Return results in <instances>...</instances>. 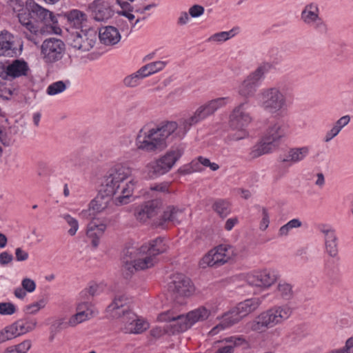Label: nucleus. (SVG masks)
Instances as JSON below:
<instances>
[{
  "label": "nucleus",
  "mask_w": 353,
  "mask_h": 353,
  "mask_svg": "<svg viewBox=\"0 0 353 353\" xmlns=\"http://www.w3.org/2000/svg\"><path fill=\"white\" fill-rule=\"evenodd\" d=\"M67 19L71 25L78 28L86 21V14L79 10H72L67 13Z\"/></svg>",
  "instance_id": "obj_38"
},
{
  "label": "nucleus",
  "mask_w": 353,
  "mask_h": 353,
  "mask_svg": "<svg viewBox=\"0 0 353 353\" xmlns=\"http://www.w3.org/2000/svg\"><path fill=\"white\" fill-rule=\"evenodd\" d=\"M16 312L14 305L10 302L0 303V314L11 315Z\"/></svg>",
  "instance_id": "obj_51"
},
{
  "label": "nucleus",
  "mask_w": 353,
  "mask_h": 353,
  "mask_svg": "<svg viewBox=\"0 0 353 353\" xmlns=\"http://www.w3.org/2000/svg\"><path fill=\"white\" fill-rule=\"evenodd\" d=\"M63 218L65 220L67 223L69 225L70 228L68 230V232L70 236H74L79 229V222L78 221L71 216L70 214H64Z\"/></svg>",
  "instance_id": "obj_47"
},
{
  "label": "nucleus",
  "mask_w": 353,
  "mask_h": 353,
  "mask_svg": "<svg viewBox=\"0 0 353 353\" xmlns=\"http://www.w3.org/2000/svg\"><path fill=\"white\" fill-rule=\"evenodd\" d=\"M243 338L240 336H230L225 338L222 341L225 345L219 347L215 353H233L236 346L245 343Z\"/></svg>",
  "instance_id": "obj_33"
},
{
  "label": "nucleus",
  "mask_w": 353,
  "mask_h": 353,
  "mask_svg": "<svg viewBox=\"0 0 353 353\" xmlns=\"http://www.w3.org/2000/svg\"><path fill=\"white\" fill-rule=\"evenodd\" d=\"M77 312H83V313H91L92 316H94V312L92 309V305L88 302H82L77 305Z\"/></svg>",
  "instance_id": "obj_57"
},
{
  "label": "nucleus",
  "mask_w": 353,
  "mask_h": 353,
  "mask_svg": "<svg viewBox=\"0 0 353 353\" xmlns=\"http://www.w3.org/2000/svg\"><path fill=\"white\" fill-rule=\"evenodd\" d=\"M32 346V342L30 340H26L22 343L13 346L14 349H15L19 353H27V352L30 349Z\"/></svg>",
  "instance_id": "obj_58"
},
{
  "label": "nucleus",
  "mask_w": 353,
  "mask_h": 353,
  "mask_svg": "<svg viewBox=\"0 0 353 353\" xmlns=\"http://www.w3.org/2000/svg\"><path fill=\"white\" fill-rule=\"evenodd\" d=\"M13 329L14 328L11 327L10 325L0 330V344L15 338Z\"/></svg>",
  "instance_id": "obj_48"
},
{
  "label": "nucleus",
  "mask_w": 353,
  "mask_h": 353,
  "mask_svg": "<svg viewBox=\"0 0 353 353\" xmlns=\"http://www.w3.org/2000/svg\"><path fill=\"white\" fill-rule=\"evenodd\" d=\"M183 210L174 206H168L164 210L161 218L154 224L156 227L165 228L167 222L179 223L182 219Z\"/></svg>",
  "instance_id": "obj_25"
},
{
  "label": "nucleus",
  "mask_w": 353,
  "mask_h": 353,
  "mask_svg": "<svg viewBox=\"0 0 353 353\" xmlns=\"http://www.w3.org/2000/svg\"><path fill=\"white\" fill-rule=\"evenodd\" d=\"M99 38L102 43L112 46L120 41L121 35L115 27L105 26L99 29Z\"/></svg>",
  "instance_id": "obj_27"
},
{
  "label": "nucleus",
  "mask_w": 353,
  "mask_h": 353,
  "mask_svg": "<svg viewBox=\"0 0 353 353\" xmlns=\"http://www.w3.org/2000/svg\"><path fill=\"white\" fill-rule=\"evenodd\" d=\"M270 67L269 63H263L247 76L238 86L237 92L239 95L245 100L253 97L259 85V81L263 79L264 74L269 71Z\"/></svg>",
  "instance_id": "obj_10"
},
{
  "label": "nucleus",
  "mask_w": 353,
  "mask_h": 353,
  "mask_svg": "<svg viewBox=\"0 0 353 353\" xmlns=\"http://www.w3.org/2000/svg\"><path fill=\"white\" fill-rule=\"evenodd\" d=\"M275 148L274 145L270 144L263 137L261 141L253 145L248 154L250 160L255 159L263 154L272 152Z\"/></svg>",
  "instance_id": "obj_29"
},
{
  "label": "nucleus",
  "mask_w": 353,
  "mask_h": 353,
  "mask_svg": "<svg viewBox=\"0 0 353 353\" xmlns=\"http://www.w3.org/2000/svg\"><path fill=\"white\" fill-rule=\"evenodd\" d=\"M261 302L262 298L255 297L239 303L222 316L221 322L214 326L209 334L212 336L216 335L220 331L238 323L243 318L255 311Z\"/></svg>",
  "instance_id": "obj_5"
},
{
  "label": "nucleus",
  "mask_w": 353,
  "mask_h": 353,
  "mask_svg": "<svg viewBox=\"0 0 353 353\" xmlns=\"http://www.w3.org/2000/svg\"><path fill=\"white\" fill-rule=\"evenodd\" d=\"M16 260L17 261H24L28 259V253L21 248H17L15 250Z\"/></svg>",
  "instance_id": "obj_62"
},
{
  "label": "nucleus",
  "mask_w": 353,
  "mask_h": 353,
  "mask_svg": "<svg viewBox=\"0 0 353 353\" xmlns=\"http://www.w3.org/2000/svg\"><path fill=\"white\" fill-rule=\"evenodd\" d=\"M289 125L283 119H276L270 121L263 137L270 144L280 141L288 134Z\"/></svg>",
  "instance_id": "obj_14"
},
{
  "label": "nucleus",
  "mask_w": 353,
  "mask_h": 353,
  "mask_svg": "<svg viewBox=\"0 0 353 353\" xmlns=\"http://www.w3.org/2000/svg\"><path fill=\"white\" fill-rule=\"evenodd\" d=\"M234 36V30H231L230 31H223L215 33L210 36L208 41L209 42H223L226 41L230 38L233 37Z\"/></svg>",
  "instance_id": "obj_43"
},
{
  "label": "nucleus",
  "mask_w": 353,
  "mask_h": 353,
  "mask_svg": "<svg viewBox=\"0 0 353 353\" xmlns=\"http://www.w3.org/2000/svg\"><path fill=\"white\" fill-rule=\"evenodd\" d=\"M239 255L236 248L230 244H221L210 250L200 261L202 268L219 267L234 259Z\"/></svg>",
  "instance_id": "obj_6"
},
{
  "label": "nucleus",
  "mask_w": 353,
  "mask_h": 353,
  "mask_svg": "<svg viewBox=\"0 0 353 353\" xmlns=\"http://www.w3.org/2000/svg\"><path fill=\"white\" fill-rule=\"evenodd\" d=\"M106 225L103 223H98L97 221L92 220L88 225L87 236L91 239V243L94 248H97L99 243V239L103 234Z\"/></svg>",
  "instance_id": "obj_28"
},
{
  "label": "nucleus",
  "mask_w": 353,
  "mask_h": 353,
  "mask_svg": "<svg viewBox=\"0 0 353 353\" xmlns=\"http://www.w3.org/2000/svg\"><path fill=\"white\" fill-rule=\"evenodd\" d=\"M37 325L36 321H23L19 320L12 324L10 326L13 327L15 337L21 334L31 332Z\"/></svg>",
  "instance_id": "obj_35"
},
{
  "label": "nucleus",
  "mask_w": 353,
  "mask_h": 353,
  "mask_svg": "<svg viewBox=\"0 0 353 353\" xmlns=\"http://www.w3.org/2000/svg\"><path fill=\"white\" fill-rule=\"evenodd\" d=\"M301 225L302 223L299 219H293L279 228L278 235L281 237L285 236L291 230L299 228Z\"/></svg>",
  "instance_id": "obj_42"
},
{
  "label": "nucleus",
  "mask_w": 353,
  "mask_h": 353,
  "mask_svg": "<svg viewBox=\"0 0 353 353\" xmlns=\"http://www.w3.org/2000/svg\"><path fill=\"white\" fill-rule=\"evenodd\" d=\"M168 183H161L159 184H154L150 187V190L154 192H168Z\"/></svg>",
  "instance_id": "obj_63"
},
{
  "label": "nucleus",
  "mask_w": 353,
  "mask_h": 353,
  "mask_svg": "<svg viewBox=\"0 0 353 353\" xmlns=\"http://www.w3.org/2000/svg\"><path fill=\"white\" fill-rule=\"evenodd\" d=\"M92 316H93L91 315V313L87 314L81 312H77L70 317L68 321L66 322V324L68 327H74L77 325L89 320Z\"/></svg>",
  "instance_id": "obj_41"
},
{
  "label": "nucleus",
  "mask_w": 353,
  "mask_h": 353,
  "mask_svg": "<svg viewBox=\"0 0 353 353\" xmlns=\"http://www.w3.org/2000/svg\"><path fill=\"white\" fill-rule=\"evenodd\" d=\"M93 17L96 21H104L111 18L113 10L107 0H94L92 4Z\"/></svg>",
  "instance_id": "obj_22"
},
{
  "label": "nucleus",
  "mask_w": 353,
  "mask_h": 353,
  "mask_svg": "<svg viewBox=\"0 0 353 353\" xmlns=\"http://www.w3.org/2000/svg\"><path fill=\"white\" fill-rule=\"evenodd\" d=\"M259 99L261 107L268 112L279 113L287 109L286 97L277 87L263 89Z\"/></svg>",
  "instance_id": "obj_7"
},
{
  "label": "nucleus",
  "mask_w": 353,
  "mask_h": 353,
  "mask_svg": "<svg viewBox=\"0 0 353 353\" xmlns=\"http://www.w3.org/2000/svg\"><path fill=\"white\" fill-rule=\"evenodd\" d=\"M143 79L137 72L125 77L123 84L128 88H134L139 85L140 81Z\"/></svg>",
  "instance_id": "obj_46"
},
{
  "label": "nucleus",
  "mask_w": 353,
  "mask_h": 353,
  "mask_svg": "<svg viewBox=\"0 0 353 353\" xmlns=\"http://www.w3.org/2000/svg\"><path fill=\"white\" fill-rule=\"evenodd\" d=\"M205 11L204 7L195 4L189 8L188 13L192 18H197L203 14Z\"/></svg>",
  "instance_id": "obj_54"
},
{
  "label": "nucleus",
  "mask_w": 353,
  "mask_h": 353,
  "mask_svg": "<svg viewBox=\"0 0 353 353\" xmlns=\"http://www.w3.org/2000/svg\"><path fill=\"white\" fill-rule=\"evenodd\" d=\"M166 64H167V62H165V61H157L149 63L146 64V65L152 75L154 73L161 71L165 67Z\"/></svg>",
  "instance_id": "obj_49"
},
{
  "label": "nucleus",
  "mask_w": 353,
  "mask_h": 353,
  "mask_svg": "<svg viewBox=\"0 0 353 353\" xmlns=\"http://www.w3.org/2000/svg\"><path fill=\"white\" fill-rule=\"evenodd\" d=\"M212 208L221 218H225L230 213V203L224 200L216 201Z\"/></svg>",
  "instance_id": "obj_40"
},
{
  "label": "nucleus",
  "mask_w": 353,
  "mask_h": 353,
  "mask_svg": "<svg viewBox=\"0 0 353 353\" xmlns=\"http://www.w3.org/2000/svg\"><path fill=\"white\" fill-rule=\"evenodd\" d=\"M263 218L260 223V229L263 231L265 230L270 223L269 215L265 208L262 210Z\"/></svg>",
  "instance_id": "obj_61"
},
{
  "label": "nucleus",
  "mask_w": 353,
  "mask_h": 353,
  "mask_svg": "<svg viewBox=\"0 0 353 353\" xmlns=\"http://www.w3.org/2000/svg\"><path fill=\"white\" fill-rule=\"evenodd\" d=\"M310 150L309 146L291 148L285 156L279 157V161L283 164H296L304 161L309 155Z\"/></svg>",
  "instance_id": "obj_21"
},
{
  "label": "nucleus",
  "mask_w": 353,
  "mask_h": 353,
  "mask_svg": "<svg viewBox=\"0 0 353 353\" xmlns=\"http://www.w3.org/2000/svg\"><path fill=\"white\" fill-rule=\"evenodd\" d=\"M175 316L176 315L174 314L173 312L167 311L160 314L158 316V319L159 321L168 322L170 324H171V322L174 319Z\"/></svg>",
  "instance_id": "obj_59"
},
{
  "label": "nucleus",
  "mask_w": 353,
  "mask_h": 353,
  "mask_svg": "<svg viewBox=\"0 0 353 353\" xmlns=\"http://www.w3.org/2000/svg\"><path fill=\"white\" fill-rule=\"evenodd\" d=\"M350 121V117L345 115L339 119L334 124L333 127L336 128L337 132H340L341 130L346 126Z\"/></svg>",
  "instance_id": "obj_55"
},
{
  "label": "nucleus",
  "mask_w": 353,
  "mask_h": 353,
  "mask_svg": "<svg viewBox=\"0 0 353 353\" xmlns=\"http://www.w3.org/2000/svg\"><path fill=\"white\" fill-rule=\"evenodd\" d=\"M210 314V311L205 307H199L190 312L186 316L188 318L189 324L190 326L199 321H202L207 319Z\"/></svg>",
  "instance_id": "obj_36"
},
{
  "label": "nucleus",
  "mask_w": 353,
  "mask_h": 353,
  "mask_svg": "<svg viewBox=\"0 0 353 353\" xmlns=\"http://www.w3.org/2000/svg\"><path fill=\"white\" fill-rule=\"evenodd\" d=\"M276 280V275L273 271L264 270L250 275L248 278V282L252 285L259 287L268 288Z\"/></svg>",
  "instance_id": "obj_23"
},
{
  "label": "nucleus",
  "mask_w": 353,
  "mask_h": 353,
  "mask_svg": "<svg viewBox=\"0 0 353 353\" xmlns=\"http://www.w3.org/2000/svg\"><path fill=\"white\" fill-rule=\"evenodd\" d=\"M276 292L278 296L285 301L292 299L294 296L293 286L285 281H281L278 283Z\"/></svg>",
  "instance_id": "obj_39"
},
{
  "label": "nucleus",
  "mask_w": 353,
  "mask_h": 353,
  "mask_svg": "<svg viewBox=\"0 0 353 353\" xmlns=\"http://www.w3.org/2000/svg\"><path fill=\"white\" fill-rule=\"evenodd\" d=\"M249 100H244L242 103L234 108L229 117L230 126L240 131L241 135H233L234 141L241 140L248 134L245 128L252 121V117L249 110Z\"/></svg>",
  "instance_id": "obj_9"
},
{
  "label": "nucleus",
  "mask_w": 353,
  "mask_h": 353,
  "mask_svg": "<svg viewBox=\"0 0 353 353\" xmlns=\"http://www.w3.org/2000/svg\"><path fill=\"white\" fill-rule=\"evenodd\" d=\"M183 153V150L182 148L171 149L164 155L149 163L146 165L148 176L154 179L166 174L172 168Z\"/></svg>",
  "instance_id": "obj_8"
},
{
  "label": "nucleus",
  "mask_w": 353,
  "mask_h": 353,
  "mask_svg": "<svg viewBox=\"0 0 353 353\" xmlns=\"http://www.w3.org/2000/svg\"><path fill=\"white\" fill-rule=\"evenodd\" d=\"M29 70L27 62L22 59L13 60L7 65L0 64V77L4 80H12L14 79L26 76Z\"/></svg>",
  "instance_id": "obj_15"
},
{
  "label": "nucleus",
  "mask_w": 353,
  "mask_h": 353,
  "mask_svg": "<svg viewBox=\"0 0 353 353\" xmlns=\"http://www.w3.org/2000/svg\"><path fill=\"white\" fill-rule=\"evenodd\" d=\"M122 311L121 321L124 326L123 330L126 333L141 334L149 327L148 323L138 318L134 312L126 310Z\"/></svg>",
  "instance_id": "obj_16"
},
{
  "label": "nucleus",
  "mask_w": 353,
  "mask_h": 353,
  "mask_svg": "<svg viewBox=\"0 0 353 353\" xmlns=\"http://www.w3.org/2000/svg\"><path fill=\"white\" fill-rule=\"evenodd\" d=\"M229 97H219L214 99H212L203 105L207 110V113L209 114L210 116L214 114L216 111H217L219 108H223L226 105V104L229 102Z\"/></svg>",
  "instance_id": "obj_37"
},
{
  "label": "nucleus",
  "mask_w": 353,
  "mask_h": 353,
  "mask_svg": "<svg viewBox=\"0 0 353 353\" xmlns=\"http://www.w3.org/2000/svg\"><path fill=\"white\" fill-rule=\"evenodd\" d=\"M207 112V110L204 105H200L192 115L180 120V128H181L185 132H188L192 125L210 117L209 114Z\"/></svg>",
  "instance_id": "obj_24"
},
{
  "label": "nucleus",
  "mask_w": 353,
  "mask_h": 353,
  "mask_svg": "<svg viewBox=\"0 0 353 353\" xmlns=\"http://www.w3.org/2000/svg\"><path fill=\"white\" fill-rule=\"evenodd\" d=\"M68 327L65 322L64 319L59 318L55 319L51 324L50 330L57 334L59 333L63 329Z\"/></svg>",
  "instance_id": "obj_50"
},
{
  "label": "nucleus",
  "mask_w": 353,
  "mask_h": 353,
  "mask_svg": "<svg viewBox=\"0 0 353 353\" xmlns=\"http://www.w3.org/2000/svg\"><path fill=\"white\" fill-rule=\"evenodd\" d=\"M168 326L164 327H155L150 330V334L153 337L158 339L162 336L165 332H168Z\"/></svg>",
  "instance_id": "obj_60"
},
{
  "label": "nucleus",
  "mask_w": 353,
  "mask_h": 353,
  "mask_svg": "<svg viewBox=\"0 0 353 353\" xmlns=\"http://www.w3.org/2000/svg\"><path fill=\"white\" fill-rule=\"evenodd\" d=\"M161 206V202L159 200L149 201L136 208L134 216L137 221L145 222L158 213Z\"/></svg>",
  "instance_id": "obj_20"
},
{
  "label": "nucleus",
  "mask_w": 353,
  "mask_h": 353,
  "mask_svg": "<svg viewBox=\"0 0 353 353\" xmlns=\"http://www.w3.org/2000/svg\"><path fill=\"white\" fill-rule=\"evenodd\" d=\"M18 19L20 23L29 32H39V27L34 23L32 19V13L27 8V6L26 9L20 10L18 14Z\"/></svg>",
  "instance_id": "obj_32"
},
{
  "label": "nucleus",
  "mask_w": 353,
  "mask_h": 353,
  "mask_svg": "<svg viewBox=\"0 0 353 353\" xmlns=\"http://www.w3.org/2000/svg\"><path fill=\"white\" fill-rule=\"evenodd\" d=\"M128 299L123 294L116 295L112 302L107 307V312L113 318H122L123 310H129Z\"/></svg>",
  "instance_id": "obj_26"
},
{
  "label": "nucleus",
  "mask_w": 353,
  "mask_h": 353,
  "mask_svg": "<svg viewBox=\"0 0 353 353\" xmlns=\"http://www.w3.org/2000/svg\"><path fill=\"white\" fill-rule=\"evenodd\" d=\"M202 168L198 163L192 162L190 165L180 169V172L183 174H191L194 172H201Z\"/></svg>",
  "instance_id": "obj_53"
},
{
  "label": "nucleus",
  "mask_w": 353,
  "mask_h": 353,
  "mask_svg": "<svg viewBox=\"0 0 353 353\" xmlns=\"http://www.w3.org/2000/svg\"><path fill=\"white\" fill-rule=\"evenodd\" d=\"M168 327L171 328L170 332H181L187 330L191 326L189 324L188 318L185 315H176L174 319L169 324Z\"/></svg>",
  "instance_id": "obj_34"
},
{
  "label": "nucleus",
  "mask_w": 353,
  "mask_h": 353,
  "mask_svg": "<svg viewBox=\"0 0 353 353\" xmlns=\"http://www.w3.org/2000/svg\"><path fill=\"white\" fill-rule=\"evenodd\" d=\"M97 39V31L90 28L72 32L68 37V41L73 48L81 52H88L94 47Z\"/></svg>",
  "instance_id": "obj_12"
},
{
  "label": "nucleus",
  "mask_w": 353,
  "mask_h": 353,
  "mask_svg": "<svg viewBox=\"0 0 353 353\" xmlns=\"http://www.w3.org/2000/svg\"><path fill=\"white\" fill-rule=\"evenodd\" d=\"M132 176V169L124 164H117L109 169L104 176L101 189L108 196H113L114 203L123 205L131 201L135 183L125 182Z\"/></svg>",
  "instance_id": "obj_2"
},
{
  "label": "nucleus",
  "mask_w": 353,
  "mask_h": 353,
  "mask_svg": "<svg viewBox=\"0 0 353 353\" xmlns=\"http://www.w3.org/2000/svg\"><path fill=\"white\" fill-rule=\"evenodd\" d=\"M40 55L43 61L52 65L60 61L66 51L64 42L54 37L45 39L40 47Z\"/></svg>",
  "instance_id": "obj_11"
},
{
  "label": "nucleus",
  "mask_w": 353,
  "mask_h": 353,
  "mask_svg": "<svg viewBox=\"0 0 353 353\" xmlns=\"http://www.w3.org/2000/svg\"><path fill=\"white\" fill-rule=\"evenodd\" d=\"M168 290L172 292L173 299L179 303V299L190 296L194 290L190 279L183 274H174L168 284Z\"/></svg>",
  "instance_id": "obj_13"
},
{
  "label": "nucleus",
  "mask_w": 353,
  "mask_h": 353,
  "mask_svg": "<svg viewBox=\"0 0 353 353\" xmlns=\"http://www.w3.org/2000/svg\"><path fill=\"white\" fill-rule=\"evenodd\" d=\"M13 36L7 31L0 33V56H10L14 53Z\"/></svg>",
  "instance_id": "obj_31"
},
{
  "label": "nucleus",
  "mask_w": 353,
  "mask_h": 353,
  "mask_svg": "<svg viewBox=\"0 0 353 353\" xmlns=\"http://www.w3.org/2000/svg\"><path fill=\"white\" fill-rule=\"evenodd\" d=\"M178 124L175 121H163L158 125H144L139 131L135 144L138 150L146 152H159L167 146L168 138L175 132Z\"/></svg>",
  "instance_id": "obj_3"
},
{
  "label": "nucleus",
  "mask_w": 353,
  "mask_h": 353,
  "mask_svg": "<svg viewBox=\"0 0 353 353\" xmlns=\"http://www.w3.org/2000/svg\"><path fill=\"white\" fill-rule=\"evenodd\" d=\"M292 314L291 308L287 305L274 306L261 312L254 319L248 322L245 329L259 333L280 324L288 319Z\"/></svg>",
  "instance_id": "obj_4"
},
{
  "label": "nucleus",
  "mask_w": 353,
  "mask_h": 353,
  "mask_svg": "<svg viewBox=\"0 0 353 353\" xmlns=\"http://www.w3.org/2000/svg\"><path fill=\"white\" fill-rule=\"evenodd\" d=\"M22 288L28 292H32L36 289L35 282L29 278H25L21 281Z\"/></svg>",
  "instance_id": "obj_56"
},
{
  "label": "nucleus",
  "mask_w": 353,
  "mask_h": 353,
  "mask_svg": "<svg viewBox=\"0 0 353 353\" xmlns=\"http://www.w3.org/2000/svg\"><path fill=\"white\" fill-rule=\"evenodd\" d=\"M166 250L167 247L161 237H157L141 246L134 243H128L123 250V274L128 277L136 271L153 267L157 263V256Z\"/></svg>",
  "instance_id": "obj_1"
},
{
  "label": "nucleus",
  "mask_w": 353,
  "mask_h": 353,
  "mask_svg": "<svg viewBox=\"0 0 353 353\" xmlns=\"http://www.w3.org/2000/svg\"><path fill=\"white\" fill-rule=\"evenodd\" d=\"M27 8L31 12L32 19L35 23H42L46 26H49L57 22L52 12L32 1H27Z\"/></svg>",
  "instance_id": "obj_19"
},
{
  "label": "nucleus",
  "mask_w": 353,
  "mask_h": 353,
  "mask_svg": "<svg viewBox=\"0 0 353 353\" xmlns=\"http://www.w3.org/2000/svg\"><path fill=\"white\" fill-rule=\"evenodd\" d=\"M319 8L316 3H308L304 6L301 12V20L304 24L314 26L315 28L323 27L325 24L319 17Z\"/></svg>",
  "instance_id": "obj_17"
},
{
  "label": "nucleus",
  "mask_w": 353,
  "mask_h": 353,
  "mask_svg": "<svg viewBox=\"0 0 353 353\" xmlns=\"http://www.w3.org/2000/svg\"><path fill=\"white\" fill-rule=\"evenodd\" d=\"M121 10L118 11L119 15L125 17L130 21H132L134 19V15L131 12L133 11V7L126 1L119 3Z\"/></svg>",
  "instance_id": "obj_44"
},
{
  "label": "nucleus",
  "mask_w": 353,
  "mask_h": 353,
  "mask_svg": "<svg viewBox=\"0 0 353 353\" xmlns=\"http://www.w3.org/2000/svg\"><path fill=\"white\" fill-rule=\"evenodd\" d=\"M113 196H108L105 192H102L101 189L98 195L90 202L89 205V211H92L94 215L104 210L108 205L110 199Z\"/></svg>",
  "instance_id": "obj_30"
},
{
  "label": "nucleus",
  "mask_w": 353,
  "mask_h": 353,
  "mask_svg": "<svg viewBox=\"0 0 353 353\" xmlns=\"http://www.w3.org/2000/svg\"><path fill=\"white\" fill-rule=\"evenodd\" d=\"M66 89L65 83L62 81H59L50 84L47 88L48 95H56L63 92Z\"/></svg>",
  "instance_id": "obj_45"
},
{
  "label": "nucleus",
  "mask_w": 353,
  "mask_h": 353,
  "mask_svg": "<svg viewBox=\"0 0 353 353\" xmlns=\"http://www.w3.org/2000/svg\"><path fill=\"white\" fill-rule=\"evenodd\" d=\"M319 231L323 235L326 253L332 258H336L339 254L338 237L335 230L327 225H321Z\"/></svg>",
  "instance_id": "obj_18"
},
{
  "label": "nucleus",
  "mask_w": 353,
  "mask_h": 353,
  "mask_svg": "<svg viewBox=\"0 0 353 353\" xmlns=\"http://www.w3.org/2000/svg\"><path fill=\"white\" fill-rule=\"evenodd\" d=\"M13 261V256L7 252L0 253V264L7 265Z\"/></svg>",
  "instance_id": "obj_64"
},
{
  "label": "nucleus",
  "mask_w": 353,
  "mask_h": 353,
  "mask_svg": "<svg viewBox=\"0 0 353 353\" xmlns=\"http://www.w3.org/2000/svg\"><path fill=\"white\" fill-rule=\"evenodd\" d=\"M45 305L46 301L41 299L37 302L27 305L26 307V310L27 312L30 314H34L37 312L40 309L44 307Z\"/></svg>",
  "instance_id": "obj_52"
}]
</instances>
